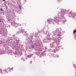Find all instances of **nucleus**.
Instances as JSON below:
<instances>
[{"label": "nucleus", "instance_id": "obj_1", "mask_svg": "<svg viewBox=\"0 0 76 76\" xmlns=\"http://www.w3.org/2000/svg\"><path fill=\"white\" fill-rule=\"evenodd\" d=\"M76 15V12H73L72 11L69 12V17H72L73 19H75L76 18H75V16Z\"/></svg>", "mask_w": 76, "mask_h": 76}, {"label": "nucleus", "instance_id": "obj_2", "mask_svg": "<svg viewBox=\"0 0 76 76\" xmlns=\"http://www.w3.org/2000/svg\"><path fill=\"white\" fill-rule=\"evenodd\" d=\"M58 14L56 16H55L54 17V22H56L58 23V19H59V18H58Z\"/></svg>", "mask_w": 76, "mask_h": 76}, {"label": "nucleus", "instance_id": "obj_3", "mask_svg": "<svg viewBox=\"0 0 76 76\" xmlns=\"http://www.w3.org/2000/svg\"><path fill=\"white\" fill-rule=\"evenodd\" d=\"M29 37H27L26 40L25 41L26 44H28L29 43Z\"/></svg>", "mask_w": 76, "mask_h": 76}, {"label": "nucleus", "instance_id": "obj_4", "mask_svg": "<svg viewBox=\"0 0 76 76\" xmlns=\"http://www.w3.org/2000/svg\"><path fill=\"white\" fill-rule=\"evenodd\" d=\"M50 48H53V47H55L54 42H53V43L50 44Z\"/></svg>", "mask_w": 76, "mask_h": 76}, {"label": "nucleus", "instance_id": "obj_5", "mask_svg": "<svg viewBox=\"0 0 76 76\" xmlns=\"http://www.w3.org/2000/svg\"><path fill=\"white\" fill-rule=\"evenodd\" d=\"M48 30H46V31L45 32V34H46L47 36H48L49 35V33L48 32Z\"/></svg>", "mask_w": 76, "mask_h": 76}, {"label": "nucleus", "instance_id": "obj_6", "mask_svg": "<svg viewBox=\"0 0 76 76\" xmlns=\"http://www.w3.org/2000/svg\"><path fill=\"white\" fill-rule=\"evenodd\" d=\"M59 50V48L57 47H56L55 49H54V51H58V50Z\"/></svg>", "mask_w": 76, "mask_h": 76}, {"label": "nucleus", "instance_id": "obj_7", "mask_svg": "<svg viewBox=\"0 0 76 76\" xmlns=\"http://www.w3.org/2000/svg\"><path fill=\"white\" fill-rule=\"evenodd\" d=\"M62 35V33H61V32H60L57 35V36L58 37H59L60 36H61Z\"/></svg>", "mask_w": 76, "mask_h": 76}, {"label": "nucleus", "instance_id": "obj_8", "mask_svg": "<svg viewBox=\"0 0 76 76\" xmlns=\"http://www.w3.org/2000/svg\"><path fill=\"white\" fill-rule=\"evenodd\" d=\"M37 41L38 43H39L41 42V40L40 39H38L37 40Z\"/></svg>", "mask_w": 76, "mask_h": 76}, {"label": "nucleus", "instance_id": "obj_9", "mask_svg": "<svg viewBox=\"0 0 76 76\" xmlns=\"http://www.w3.org/2000/svg\"><path fill=\"white\" fill-rule=\"evenodd\" d=\"M52 20H52V19H48V21L49 22V23L50 22H52Z\"/></svg>", "mask_w": 76, "mask_h": 76}, {"label": "nucleus", "instance_id": "obj_10", "mask_svg": "<svg viewBox=\"0 0 76 76\" xmlns=\"http://www.w3.org/2000/svg\"><path fill=\"white\" fill-rule=\"evenodd\" d=\"M64 12H63L61 14V16H64Z\"/></svg>", "mask_w": 76, "mask_h": 76}, {"label": "nucleus", "instance_id": "obj_11", "mask_svg": "<svg viewBox=\"0 0 76 76\" xmlns=\"http://www.w3.org/2000/svg\"><path fill=\"white\" fill-rule=\"evenodd\" d=\"M47 39L48 40V41H50V40H51V38L50 37H48L47 38Z\"/></svg>", "mask_w": 76, "mask_h": 76}, {"label": "nucleus", "instance_id": "obj_12", "mask_svg": "<svg viewBox=\"0 0 76 76\" xmlns=\"http://www.w3.org/2000/svg\"><path fill=\"white\" fill-rule=\"evenodd\" d=\"M63 22H66V19H63Z\"/></svg>", "mask_w": 76, "mask_h": 76}, {"label": "nucleus", "instance_id": "obj_13", "mask_svg": "<svg viewBox=\"0 0 76 76\" xmlns=\"http://www.w3.org/2000/svg\"><path fill=\"white\" fill-rule=\"evenodd\" d=\"M32 56V55H29L28 56V58L31 57V56Z\"/></svg>", "mask_w": 76, "mask_h": 76}, {"label": "nucleus", "instance_id": "obj_14", "mask_svg": "<svg viewBox=\"0 0 76 76\" xmlns=\"http://www.w3.org/2000/svg\"><path fill=\"white\" fill-rule=\"evenodd\" d=\"M13 23H14V25H15L16 26V25H17V23H15V21H13Z\"/></svg>", "mask_w": 76, "mask_h": 76}, {"label": "nucleus", "instance_id": "obj_15", "mask_svg": "<svg viewBox=\"0 0 76 76\" xmlns=\"http://www.w3.org/2000/svg\"><path fill=\"white\" fill-rule=\"evenodd\" d=\"M61 28H60L59 29H56V30L57 31H61Z\"/></svg>", "mask_w": 76, "mask_h": 76}, {"label": "nucleus", "instance_id": "obj_16", "mask_svg": "<svg viewBox=\"0 0 76 76\" xmlns=\"http://www.w3.org/2000/svg\"><path fill=\"white\" fill-rule=\"evenodd\" d=\"M3 31H2V30H0V34H3V33H2V32Z\"/></svg>", "mask_w": 76, "mask_h": 76}, {"label": "nucleus", "instance_id": "obj_17", "mask_svg": "<svg viewBox=\"0 0 76 76\" xmlns=\"http://www.w3.org/2000/svg\"><path fill=\"white\" fill-rule=\"evenodd\" d=\"M76 32V29L74 31L73 33L75 34Z\"/></svg>", "mask_w": 76, "mask_h": 76}, {"label": "nucleus", "instance_id": "obj_18", "mask_svg": "<svg viewBox=\"0 0 76 76\" xmlns=\"http://www.w3.org/2000/svg\"><path fill=\"white\" fill-rule=\"evenodd\" d=\"M46 28L47 29H49V28L48 27V26L47 25V26H46Z\"/></svg>", "mask_w": 76, "mask_h": 76}, {"label": "nucleus", "instance_id": "obj_19", "mask_svg": "<svg viewBox=\"0 0 76 76\" xmlns=\"http://www.w3.org/2000/svg\"><path fill=\"white\" fill-rule=\"evenodd\" d=\"M56 57H57V58L59 57V56H58V55H56Z\"/></svg>", "mask_w": 76, "mask_h": 76}, {"label": "nucleus", "instance_id": "obj_20", "mask_svg": "<svg viewBox=\"0 0 76 76\" xmlns=\"http://www.w3.org/2000/svg\"><path fill=\"white\" fill-rule=\"evenodd\" d=\"M25 35L26 36H28V34H25Z\"/></svg>", "mask_w": 76, "mask_h": 76}, {"label": "nucleus", "instance_id": "obj_21", "mask_svg": "<svg viewBox=\"0 0 76 76\" xmlns=\"http://www.w3.org/2000/svg\"><path fill=\"white\" fill-rule=\"evenodd\" d=\"M0 10H1V11H3V9L1 8L0 9Z\"/></svg>", "mask_w": 76, "mask_h": 76}, {"label": "nucleus", "instance_id": "obj_22", "mask_svg": "<svg viewBox=\"0 0 76 76\" xmlns=\"http://www.w3.org/2000/svg\"><path fill=\"white\" fill-rule=\"evenodd\" d=\"M19 31H18L17 32V33H16V34H19Z\"/></svg>", "mask_w": 76, "mask_h": 76}, {"label": "nucleus", "instance_id": "obj_23", "mask_svg": "<svg viewBox=\"0 0 76 76\" xmlns=\"http://www.w3.org/2000/svg\"><path fill=\"white\" fill-rule=\"evenodd\" d=\"M16 42H17V43H18V40H17V39H16Z\"/></svg>", "mask_w": 76, "mask_h": 76}, {"label": "nucleus", "instance_id": "obj_24", "mask_svg": "<svg viewBox=\"0 0 76 76\" xmlns=\"http://www.w3.org/2000/svg\"><path fill=\"white\" fill-rule=\"evenodd\" d=\"M25 32V31H22V33H23V32Z\"/></svg>", "mask_w": 76, "mask_h": 76}, {"label": "nucleus", "instance_id": "obj_25", "mask_svg": "<svg viewBox=\"0 0 76 76\" xmlns=\"http://www.w3.org/2000/svg\"><path fill=\"white\" fill-rule=\"evenodd\" d=\"M19 8H20V9H21V7H20V6H19Z\"/></svg>", "mask_w": 76, "mask_h": 76}, {"label": "nucleus", "instance_id": "obj_26", "mask_svg": "<svg viewBox=\"0 0 76 76\" xmlns=\"http://www.w3.org/2000/svg\"><path fill=\"white\" fill-rule=\"evenodd\" d=\"M2 71V70L1 69H0V72H1Z\"/></svg>", "mask_w": 76, "mask_h": 76}, {"label": "nucleus", "instance_id": "obj_27", "mask_svg": "<svg viewBox=\"0 0 76 76\" xmlns=\"http://www.w3.org/2000/svg\"><path fill=\"white\" fill-rule=\"evenodd\" d=\"M30 63H32V61H31L30 62Z\"/></svg>", "mask_w": 76, "mask_h": 76}, {"label": "nucleus", "instance_id": "obj_28", "mask_svg": "<svg viewBox=\"0 0 76 76\" xmlns=\"http://www.w3.org/2000/svg\"><path fill=\"white\" fill-rule=\"evenodd\" d=\"M21 60H23V58H21Z\"/></svg>", "mask_w": 76, "mask_h": 76}, {"label": "nucleus", "instance_id": "obj_29", "mask_svg": "<svg viewBox=\"0 0 76 76\" xmlns=\"http://www.w3.org/2000/svg\"><path fill=\"white\" fill-rule=\"evenodd\" d=\"M66 11H65V12L64 13L65 14H66Z\"/></svg>", "mask_w": 76, "mask_h": 76}, {"label": "nucleus", "instance_id": "obj_30", "mask_svg": "<svg viewBox=\"0 0 76 76\" xmlns=\"http://www.w3.org/2000/svg\"><path fill=\"white\" fill-rule=\"evenodd\" d=\"M1 53H0V55H1Z\"/></svg>", "mask_w": 76, "mask_h": 76}, {"label": "nucleus", "instance_id": "obj_31", "mask_svg": "<svg viewBox=\"0 0 76 76\" xmlns=\"http://www.w3.org/2000/svg\"><path fill=\"white\" fill-rule=\"evenodd\" d=\"M6 73V72L5 71V72L4 73H3L4 74V73Z\"/></svg>", "mask_w": 76, "mask_h": 76}, {"label": "nucleus", "instance_id": "obj_32", "mask_svg": "<svg viewBox=\"0 0 76 76\" xmlns=\"http://www.w3.org/2000/svg\"><path fill=\"white\" fill-rule=\"evenodd\" d=\"M17 54V53H16V52L15 53V54Z\"/></svg>", "mask_w": 76, "mask_h": 76}, {"label": "nucleus", "instance_id": "obj_33", "mask_svg": "<svg viewBox=\"0 0 76 76\" xmlns=\"http://www.w3.org/2000/svg\"><path fill=\"white\" fill-rule=\"evenodd\" d=\"M5 0H3V1H5Z\"/></svg>", "mask_w": 76, "mask_h": 76}, {"label": "nucleus", "instance_id": "obj_34", "mask_svg": "<svg viewBox=\"0 0 76 76\" xmlns=\"http://www.w3.org/2000/svg\"><path fill=\"white\" fill-rule=\"evenodd\" d=\"M59 38H60V37H58Z\"/></svg>", "mask_w": 76, "mask_h": 76}, {"label": "nucleus", "instance_id": "obj_35", "mask_svg": "<svg viewBox=\"0 0 76 76\" xmlns=\"http://www.w3.org/2000/svg\"><path fill=\"white\" fill-rule=\"evenodd\" d=\"M1 22V21H0V22Z\"/></svg>", "mask_w": 76, "mask_h": 76}, {"label": "nucleus", "instance_id": "obj_36", "mask_svg": "<svg viewBox=\"0 0 76 76\" xmlns=\"http://www.w3.org/2000/svg\"><path fill=\"white\" fill-rule=\"evenodd\" d=\"M32 48H33V46H32Z\"/></svg>", "mask_w": 76, "mask_h": 76}, {"label": "nucleus", "instance_id": "obj_37", "mask_svg": "<svg viewBox=\"0 0 76 76\" xmlns=\"http://www.w3.org/2000/svg\"><path fill=\"white\" fill-rule=\"evenodd\" d=\"M10 69L11 70H12V68H11Z\"/></svg>", "mask_w": 76, "mask_h": 76}, {"label": "nucleus", "instance_id": "obj_38", "mask_svg": "<svg viewBox=\"0 0 76 76\" xmlns=\"http://www.w3.org/2000/svg\"><path fill=\"white\" fill-rule=\"evenodd\" d=\"M1 73H2V74H3V72H1Z\"/></svg>", "mask_w": 76, "mask_h": 76}, {"label": "nucleus", "instance_id": "obj_39", "mask_svg": "<svg viewBox=\"0 0 76 76\" xmlns=\"http://www.w3.org/2000/svg\"><path fill=\"white\" fill-rule=\"evenodd\" d=\"M54 32H56V31H54Z\"/></svg>", "mask_w": 76, "mask_h": 76}, {"label": "nucleus", "instance_id": "obj_40", "mask_svg": "<svg viewBox=\"0 0 76 76\" xmlns=\"http://www.w3.org/2000/svg\"><path fill=\"white\" fill-rule=\"evenodd\" d=\"M32 55H34V54H32Z\"/></svg>", "mask_w": 76, "mask_h": 76}, {"label": "nucleus", "instance_id": "obj_41", "mask_svg": "<svg viewBox=\"0 0 76 76\" xmlns=\"http://www.w3.org/2000/svg\"><path fill=\"white\" fill-rule=\"evenodd\" d=\"M25 2H26V1H25Z\"/></svg>", "mask_w": 76, "mask_h": 76}, {"label": "nucleus", "instance_id": "obj_42", "mask_svg": "<svg viewBox=\"0 0 76 76\" xmlns=\"http://www.w3.org/2000/svg\"><path fill=\"white\" fill-rule=\"evenodd\" d=\"M25 32H26V31Z\"/></svg>", "mask_w": 76, "mask_h": 76}, {"label": "nucleus", "instance_id": "obj_43", "mask_svg": "<svg viewBox=\"0 0 76 76\" xmlns=\"http://www.w3.org/2000/svg\"><path fill=\"white\" fill-rule=\"evenodd\" d=\"M24 61H25V60H24Z\"/></svg>", "mask_w": 76, "mask_h": 76}, {"label": "nucleus", "instance_id": "obj_44", "mask_svg": "<svg viewBox=\"0 0 76 76\" xmlns=\"http://www.w3.org/2000/svg\"><path fill=\"white\" fill-rule=\"evenodd\" d=\"M46 49H47V48H46Z\"/></svg>", "mask_w": 76, "mask_h": 76}, {"label": "nucleus", "instance_id": "obj_45", "mask_svg": "<svg viewBox=\"0 0 76 76\" xmlns=\"http://www.w3.org/2000/svg\"><path fill=\"white\" fill-rule=\"evenodd\" d=\"M46 49H47V48H46Z\"/></svg>", "mask_w": 76, "mask_h": 76}, {"label": "nucleus", "instance_id": "obj_46", "mask_svg": "<svg viewBox=\"0 0 76 76\" xmlns=\"http://www.w3.org/2000/svg\"><path fill=\"white\" fill-rule=\"evenodd\" d=\"M53 52H55V51H53Z\"/></svg>", "mask_w": 76, "mask_h": 76}]
</instances>
